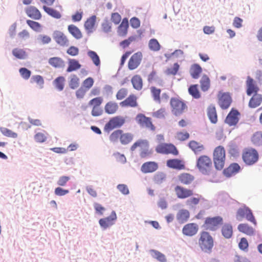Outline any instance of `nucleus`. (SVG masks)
I'll list each match as a JSON object with an SVG mask.
<instances>
[{"label": "nucleus", "mask_w": 262, "mask_h": 262, "mask_svg": "<svg viewBox=\"0 0 262 262\" xmlns=\"http://www.w3.org/2000/svg\"><path fill=\"white\" fill-rule=\"evenodd\" d=\"M198 86V84H194L191 85L188 89L189 93L195 99H199L201 97Z\"/></svg>", "instance_id": "obj_47"}, {"label": "nucleus", "mask_w": 262, "mask_h": 262, "mask_svg": "<svg viewBox=\"0 0 262 262\" xmlns=\"http://www.w3.org/2000/svg\"><path fill=\"white\" fill-rule=\"evenodd\" d=\"M79 79L78 77L74 75L72 76L69 85L72 89H75L79 86Z\"/></svg>", "instance_id": "obj_56"}, {"label": "nucleus", "mask_w": 262, "mask_h": 262, "mask_svg": "<svg viewBox=\"0 0 262 262\" xmlns=\"http://www.w3.org/2000/svg\"><path fill=\"white\" fill-rule=\"evenodd\" d=\"M150 90L154 100L160 104L161 103L160 98L161 90L152 86L150 88Z\"/></svg>", "instance_id": "obj_42"}, {"label": "nucleus", "mask_w": 262, "mask_h": 262, "mask_svg": "<svg viewBox=\"0 0 262 262\" xmlns=\"http://www.w3.org/2000/svg\"><path fill=\"white\" fill-rule=\"evenodd\" d=\"M88 56L92 60L94 64L96 66H99L100 64L99 57L97 54L93 51H89L88 52Z\"/></svg>", "instance_id": "obj_51"}, {"label": "nucleus", "mask_w": 262, "mask_h": 262, "mask_svg": "<svg viewBox=\"0 0 262 262\" xmlns=\"http://www.w3.org/2000/svg\"><path fill=\"white\" fill-rule=\"evenodd\" d=\"M225 150L222 146L216 147L213 151V160L215 168L217 170L222 169L225 165Z\"/></svg>", "instance_id": "obj_6"}, {"label": "nucleus", "mask_w": 262, "mask_h": 262, "mask_svg": "<svg viewBox=\"0 0 262 262\" xmlns=\"http://www.w3.org/2000/svg\"><path fill=\"white\" fill-rule=\"evenodd\" d=\"M201 90L204 91H207L210 88V79L209 77L206 75H203L200 80Z\"/></svg>", "instance_id": "obj_44"}, {"label": "nucleus", "mask_w": 262, "mask_h": 262, "mask_svg": "<svg viewBox=\"0 0 262 262\" xmlns=\"http://www.w3.org/2000/svg\"><path fill=\"white\" fill-rule=\"evenodd\" d=\"M27 24L32 29L36 32H39L41 30V26L38 22L31 20H27Z\"/></svg>", "instance_id": "obj_53"}, {"label": "nucleus", "mask_w": 262, "mask_h": 262, "mask_svg": "<svg viewBox=\"0 0 262 262\" xmlns=\"http://www.w3.org/2000/svg\"><path fill=\"white\" fill-rule=\"evenodd\" d=\"M158 164L154 161L145 162L141 167V170L144 173H151L156 171L158 168Z\"/></svg>", "instance_id": "obj_20"}, {"label": "nucleus", "mask_w": 262, "mask_h": 262, "mask_svg": "<svg viewBox=\"0 0 262 262\" xmlns=\"http://www.w3.org/2000/svg\"><path fill=\"white\" fill-rule=\"evenodd\" d=\"M81 65L79 61L75 59H69L68 60V67L67 69V72H71L80 69Z\"/></svg>", "instance_id": "obj_33"}, {"label": "nucleus", "mask_w": 262, "mask_h": 262, "mask_svg": "<svg viewBox=\"0 0 262 262\" xmlns=\"http://www.w3.org/2000/svg\"><path fill=\"white\" fill-rule=\"evenodd\" d=\"M135 40V37L134 36H130L127 39H125L120 42V46L123 48L125 49L128 47L130 44Z\"/></svg>", "instance_id": "obj_61"}, {"label": "nucleus", "mask_w": 262, "mask_h": 262, "mask_svg": "<svg viewBox=\"0 0 262 262\" xmlns=\"http://www.w3.org/2000/svg\"><path fill=\"white\" fill-rule=\"evenodd\" d=\"M53 38L56 43L61 47H68L69 45L68 38L60 31H54L53 33Z\"/></svg>", "instance_id": "obj_12"}, {"label": "nucleus", "mask_w": 262, "mask_h": 262, "mask_svg": "<svg viewBox=\"0 0 262 262\" xmlns=\"http://www.w3.org/2000/svg\"><path fill=\"white\" fill-rule=\"evenodd\" d=\"M189 147L195 154L200 153L204 149L203 144L193 140L189 142Z\"/></svg>", "instance_id": "obj_37"}, {"label": "nucleus", "mask_w": 262, "mask_h": 262, "mask_svg": "<svg viewBox=\"0 0 262 262\" xmlns=\"http://www.w3.org/2000/svg\"><path fill=\"white\" fill-rule=\"evenodd\" d=\"M122 132L123 131L121 129L115 130L110 136V140L113 143L117 142L119 139L120 140L121 133H122Z\"/></svg>", "instance_id": "obj_50"}, {"label": "nucleus", "mask_w": 262, "mask_h": 262, "mask_svg": "<svg viewBox=\"0 0 262 262\" xmlns=\"http://www.w3.org/2000/svg\"><path fill=\"white\" fill-rule=\"evenodd\" d=\"M70 177L68 176H61L57 181V184L60 186H65L67 182L70 180Z\"/></svg>", "instance_id": "obj_64"}, {"label": "nucleus", "mask_w": 262, "mask_h": 262, "mask_svg": "<svg viewBox=\"0 0 262 262\" xmlns=\"http://www.w3.org/2000/svg\"><path fill=\"white\" fill-rule=\"evenodd\" d=\"M170 105L172 114L176 116L181 115L188 108L186 102L182 99L177 97L171 98Z\"/></svg>", "instance_id": "obj_3"}, {"label": "nucleus", "mask_w": 262, "mask_h": 262, "mask_svg": "<svg viewBox=\"0 0 262 262\" xmlns=\"http://www.w3.org/2000/svg\"><path fill=\"white\" fill-rule=\"evenodd\" d=\"M103 99L101 97H95L89 102V105L93 107H99L103 102Z\"/></svg>", "instance_id": "obj_55"}, {"label": "nucleus", "mask_w": 262, "mask_h": 262, "mask_svg": "<svg viewBox=\"0 0 262 262\" xmlns=\"http://www.w3.org/2000/svg\"><path fill=\"white\" fill-rule=\"evenodd\" d=\"M128 28V22L126 18H124L122 20L121 24L118 27V33L119 36H125L127 33V30Z\"/></svg>", "instance_id": "obj_32"}, {"label": "nucleus", "mask_w": 262, "mask_h": 262, "mask_svg": "<svg viewBox=\"0 0 262 262\" xmlns=\"http://www.w3.org/2000/svg\"><path fill=\"white\" fill-rule=\"evenodd\" d=\"M238 230L248 235H252L254 234V229L247 224H240L238 226Z\"/></svg>", "instance_id": "obj_35"}, {"label": "nucleus", "mask_w": 262, "mask_h": 262, "mask_svg": "<svg viewBox=\"0 0 262 262\" xmlns=\"http://www.w3.org/2000/svg\"><path fill=\"white\" fill-rule=\"evenodd\" d=\"M223 218L220 216L213 217H207L204 226L209 230L214 231L223 223Z\"/></svg>", "instance_id": "obj_11"}, {"label": "nucleus", "mask_w": 262, "mask_h": 262, "mask_svg": "<svg viewBox=\"0 0 262 262\" xmlns=\"http://www.w3.org/2000/svg\"><path fill=\"white\" fill-rule=\"evenodd\" d=\"M202 199V196L199 194H196L195 196L192 197L188 199L186 201V204L189 206L196 205H198L201 200Z\"/></svg>", "instance_id": "obj_52"}, {"label": "nucleus", "mask_w": 262, "mask_h": 262, "mask_svg": "<svg viewBox=\"0 0 262 262\" xmlns=\"http://www.w3.org/2000/svg\"><path fill=\"white\" fill-rule=\"evenodd\" d=\"M252 142L255 145H260L262 144V133L257 132L253 134L252 139Z\"/></svg>", "instance_id": "obj_48"}, {"label": "nucleus", "mask_w": 262, "mask_h": 262, "mask_svg": "<svg viewBox=\"0 0 262 262\" xmlns=\"http://www.w3.org/2000/svg\"><path fill=\"white\" fill-rule=\"evenodd\" d=\"M1 133L5 136L16 138L17 137V134L11 130L5 127H2L0 129Z\"/></svg>", "instance_id": "obj_54"}, {"label": "nucleus", "mask_w": 262, "mask_h": 262, "mask_svg": "<svg viewBox=\"0 0 262 262\" xmlns=\"http://www.w3.org/2000/svg\"><path fill=\"white\" fill-rule=\"evenodd\" d=\"M96 16L93 15L87 19L84 24V29L88 34L93 32L95 29Z\"/></svg>", "instance_id": "obj_25"}, {"label": "nucleus", "mask_w": 262, "mask_h": 262, "mask_svg": "<svg viewBox=\"0 0 262 262\" xmlns=\"http://www.w3.org/2000/svg\"><path fill=\"white\" fill-rule=\"evenodd\" d=\"M154 257L161 262H165L166 260L165 255L161 252L154 250Z\"/></svg>", "instance_id": "obj_63"}, {"label": "nucleus", "mask_w": 262, "mask_h": 262, "mask_svg": "<svg viewBox=\"0 0 262 262\" xmlns=\"http://www.w3.org/2000/svg\"><path fill=\"white\" fill-rule=\"evenodd\" d=\"M12 54L16 58L21 59H25L27 56L26 53L24 50L18 48L13 49Z\"/></svg>", "instance_id": "obj_49"}, {"label": "nucleus", "mask_w": 262, "mask_h": 262, "mask_svg": "<svg viewBox=\"0 0 262 262\" xmlns=\"http://www.w3.org/2000/svg\"><path fill=\"white\" fill-rule=\"evenodd\" d=\"M135 120L141 127L147 129L152 132L156 131V127L153 124L151 118L147 117L145 115L140 113L136 116Z\"/></svg>", "instance_id": "obj_9"}, {"label": "nucleus", "mask_w": 262, "mask_h": 262, "mask_svg": "<svg viewBox=\"0 0 262 262\" xmlns=\"http://www.w3.org/2000/svg\"><path fill=\"white\" fill-rule=\"evenodd\" d=\"M242 160L246 165L252 166L259 159L258 151L253 148H246L242 152Z\"/></svg>", "instance_id": "obj_4"}, {"label": "nucleus", "mask_w": 262, "mask_h": 262, "mask_svg": "<svg viewBox=\"0 0 262 262\" xmlns=\"http://www.w3.org/2000/svg\"><path fill=\"white\" fill-rule=\"evenodd\" d=\"M198 244L203 251L210 253L214 246V240L209 232L202 231L200 234Z\"/></svg>", "instance_id": "obj_1"}, {"label": "nucleus", "mask_w": 262, "mask_h": 262, "mask_svg": "<svg viewBox=\"0 0 262 262\" xmlns=\"http://www.w3.org/2000/svg\"><path fill=\"white\" fill-rule=\"evenodd\" d=\"M42 8L48 14L55 18L59 19L61 17V15L59 11L53 8L48 7L47 5H43Z\"/></svg>", "instance_id": "obj_41"}, {"label": "nucleus", "mask_w": 262, "mask_h": 262, "mask_svg": "<svg viewBox=\"0 0 262 262\" xmlns=\"http://www.w3.org/2000/svg\"><path fill=\"white\" fill-rule=\"evenodd\" d=\"M246 86V93L248 96H251L252 94L257 93L259 91V88L256 85L255 81L250 76H248L247 78Z\"/></svg>", "instance_id": "obj_19"}, {"label": "nucleus", "mask_w": 262, "mask_h": 262, "mask_svg": "<svg viewBox=\"0 0 262 262\" xmlns=\"http://www.w3.org/2000/svg\"><path fill=\"white\" fill-rule=\"evenodd\" d=\"M178 179L182 184L189 185L194 181V177L189 173L183 172L178 176Z\"/></svg>", "instance_id": "obj_22"}, {"label": "nucleus", "mask_w": 262, "mask_h": 262, "mask_svg": "<svg viewBox=\"0 0 262 262\" xmlns=\"http://www.w3.org/2000/svg\"><path fill=\"white\" fill-rule=\"evenodd\" d=\"M180 66L178 63H175L173 64V66L172 68H168L166 70V73L168 75H175L177 74L179 69Z\"/></svg>", "instance_id": "obj_62"}, {"label": "nucleus", "mask_w": 262, "mask_h": 262, "mask_svg": "<svg viewBox=\"0 0 262 262\" xmlns=\"http://www.w3.org/2000/svg\"><path fill=\"white\" fill-rule=\"evenodd\" d=\"M174 191L177 198L180 199L191 197L193 194V190L179 185L175 187Z\"/></svg>", "instance_id": "obj_15"}, {"label": "nucleus", "mask_w": 262, "mask_h": 262, "mask_svg": "<svg viewBox=\"0 0 262 262\" xmlns=\"http://www.w3.org/2000/svg\"><path fill=\"white\" fill-rule=\"evenodd\" d=\"M239 113L236 110L232 108L226 118V123L229 126L235 125L239 121Z\"/></svg>", "instance_id": "obj_17"}, {"label": "nucleus", "mask_w": 262, "mask_h": 262, "mask_svg": "<svg viewBox=\"0 0 262 262\" xmlns=\"http://www.w3.org/2000/svg\"><path fill=\"white\" fill-rule=\"evenodd\" d=\"M125 122V119L121 116H116L111 118L108 122L105 124L104 127V130L110 133L116 128L120 127Z\"/></svg>", "instance_id": "obj_10"}, {"label": "nucleus", "mask_w": 262, "mask_h": 262, "mask_svg": "<svg viewBox=\"0 0 262 262\" xmlns=\"http://www.w3.org/2000/svg\"><path fill=\"white\" fill-rule=\"evenodd\" d=\"M236 218L238 221H241L245 218L247 220L251 222L254 225H256V221L251 210L246 205H244L238 209L236 212Z\"/></svg>", "instance_id": "obj_7"}, {"label": "nucleus", "mask_w": 262, "mask_h": 262, "mask_svg": "<svg viewBox=\"0 0 262 262\" xmlns=\"http://www.w3.org/2000/svg\"><path fill=\"white\" fill-rule=\"evenodd\" d=\"M128 94V90L126 88H121L117 92L116 97L119 100L123 99L126 97Z\"/></svg>", "instance_id": "obj_58"}, {"label": "nucleus", "mask_w": 262, "mask_h": 262, "mask_svg": "<svg viewBox=\"0 0 262 262\" xmlns=\"http://www.w3.org/2000/svg\"><path fill=\"white\" fill-rule=\"evenodd\" d=\"M166 166L170 168L177 170H182L186 169L185 162L180 159H170L166 161Z\"/></svg>", "instance_id": "obj_16"}, {"label": "nucleus", "mask_w": 262, "mask_h": 262, "mask_svg": "<svg viewBox=\"0 0 262 262\" xmlns=\"http://www.w3.org/2000/svg\"><path fill=\"white\" fill-rule=\"evenodd\" d=\"M156 151L160 154L178 156L179 154L177 148L172 143H161L155 148Z\"/></svg>", "instance_id": "obj_8"}, {"label": "nucleus", "mask_w": 262, "mask_h": 262, "mask_svg": "<svg viewBox=\"0 0 262 262\" xmlns=\"http://www.w3.org/2000/svg\"><path fill=\"white\" fill-rule=\"evenodd\" d=\"M65 81L66 79L63 76H59L53 81V83L56 89L61 91L64 89Z\"/></svg>", "instance_id": "obj_43"}, {"label": "nucleus", "mask_w": 262, "mask_h": 262, "mask_svg": "<svg viewBox=\"0 0 262 262\" xmlns=\"http://www.w3.org/2000/svg\"><path fill=\"white\" fill-rule=\"evenodd\" d=\"M118 108V105L116 102L109 101L105 105L104 110L108 114H114L117 112Z\"/></svg>", "instance_id": "obj_28"}, {"label": "nucleus", "mask_w": 262, "mask_h": 262, "mask_svg": "<svg viewBox=\"0 0 262 262\" xmlns=\"http://www.w3.org/2000/svg\"><path fill=\"white\" fill-rule=\"evenodd\" d=\"M262 102V95L257 93L254 94L250 99L249 105L250 107L255 108L259 106Z\"/></svg>", "instance_id": "obj_29"}, {"label": "nucleus", "mask_w": 262, "mask_h": 262, "mask_svg": "<svg viewBox=\"0 0 262 262\" xmlns=\"http://www.w3.org/2000/svg\"><path fill=\"white\" fill-rule=\"evenodd\" d=\"M190 216L189 212L186 209H181L179 210L177 214V219L180 223L186 222Z\"/></svg>", "instance_id": "obj_31"}, {"label": "nucleus", "mask_w": 262, "mask_h": 262, "mask_svg": "<svg viewBox=\"0 0 262 262\" xmlns=\"http://www.w3.org/2000/svg\"><path fill=\"white\" fill-rule=\"evenodd\" d=\"M198 229V226L196 224L189 223L183 227L182 232L185 235L192 236L197 233Z\"/></svg>", "instance_id": "obj_21"}, {"label": "nucleus", "mask_w": 262, "mask_h": 262, "mask_svg": "<svg viewBox=\"0 0 262 262\" xmlns=\"http://www.w3.org/2000/svg\"><path fill=\"white\" fill-rule=\"evenodd\" d=\"M222 235L226 238H230L233 234L232 226L229 224H225L222 227Z\"/></svg>", "instance_id": "obj_39"}, {"label": "nucleus", "mask_w": 262, "mask_h": 262, "mask_svg": "<svg viewBox=\"0 0 262 262\" xmlns=\"http://www.w3.org/2000/svg\"><path fill=\"white\" fill-rule=\"evenodd\" d=\"M218 103L223 110L228 108L232 102V98L229 93H221L218 94Z\"/></svg>", "instance_id": "obj_14"}, {"label": "nucleus", "mask_w": 262, "mask_h": 262, "mask_svg": "<svg viewBox=\"0 0 262 262\" xmlns=\"http://www.w3.org/2000/svg\"><path fill=\"white\" fill-rule=\"evenodd\" d=\"M196 167L202 173L209 174L212 169V162L211 158L206 155L200 156L197 160Z\"/></svg>", "instance_id": "obj_5"}, {"label": "nucleus", "mask_w": 262, "mask_h": 262, "mask_svg": "<svg viewBox=\"0 0 262 262\" xmlns=\"http://www.w3.org/2000/svg\"><path fill=\"white\" fill-rule=\"evenodd\" d=\"M32 84L35 83L39 89H42L44 85V79L43 77L39 75H33L31 77L30 81Z\"/></svg>", "instance_id": "obj_40"}, {"label": "nucleus", "mask_w": 262, "mask_h": 262, "mask_svg": "<svg viewBox=\"0 0 262 262\" xmlns=\"http://www.w3.org/2000/svg\"><path fill=\"white\" fill-rule=\"evenodd\" d=\"M26 13L27 15L36 20H39L41 17V14L39 10L34 6H30L26 8Z\"/></svg>", "instance_id": "obj_26"}, {"label": "nucleus", "mask_w": 262, "mask_h": 262, "mask_svg": "<svg viewBox=\"0 0 262 262\" xmlns=\"http://www.w3.org/2000/svg\"><path fill=\"white\" fill-rule=\"evenodd\" d=\"M176 138L181 141H185L189 138V134L186 132H179L177 133Z\"/></svg>", "instance_id": "obj_60"}, {"label": "nucleus", "mask_w": 262, "mask_h": 262, "mask_svg": "<svg viewBox=\"0 0 262 262\" xmlns=\"http://www.w3.org/2000/svg\"><path fill=\"white\" fill-rule=\"evenodd\" d=\"M131 82L135 89L139 91L142 89L143 82L140 75H136L134 76L132 78Z\"/></svg>", "instance_id": "obj_36"}, {"label": "nucleus", "mask_w": 262, "mask_h": 262, "mask_svg": "<svg viewBox=\"0 0 262 262\" xmlns=\"http://www.w3.org/2000/svg\"><path fill=\"white\" fill-rule=\"evenodd\" d=\"M148 47L150 50L157 52L160 50L161 46L156 39L152 38L149 41Z\"/></svg>", "instance_id": "obj_45"}, {"label": "nucleus", "mask_w": 262, "mask_h": 262, "mask_svg": "<svg viewBox=\"0 0 262 262\" xmlns=\"http://www.w3.org/2000/svg\"><path fill=\"white\" fill-rule=\"evenodd\" d=\"M68 30L69 33L76 39H80L83 35L81 30L75 25L71 24L68 26Z\"/></svg>", "instance_id": "obj_27"}, {"label": "nucleus", "mask_w": 262, "mask_h": 262, "mask_svg": "<svg viewBox=\"0 0 262 262\" xmlns=\"http://www.w3.org/2000/svg\"><path fill=\"white\" fill-rule=\"evenodd\" d=\"M166 114V110L165 108H161L158 111L153 112L152 116V117L159 118V119H162L164 118L165 117V115Z\"/></svg>", "instance_id": "obj_57"}, {"label": "nucleus", "mask_w": 262, "mask_h": 262, "mask_svg": "<svg viewBox=\"0 0 262 262\" xmlns=\"http://www.w3.org/2000/svg\"><path fill=\"white\" fill-rule=\"evenodd\" d=\"M116 214L114 211H113L109 216L100 219L99 223L102 228L106 229L113 225L114 223V221L116 220Z\"/></svg>", "instance_id": "obj_18"}, {"label": "nucleus", "mask_w": 262, "mask_h": 262, "mask_svg": "<svg viewBox=\"0 0 262 262\" xmlns=\"http://www.w3.org/2000/svg\"><path fill=\"white\" fill-rule=\"evenodd\" d=\"M49 63L55 68H61L64 66V61L58 57L50 58L49 59Z\"/></svg>", "instance_id": "obj_34"}, {"label": "nucleus", "mask_w": 262, "mask_h": 262, "mask_svg": "<svg viewBox=\"0 0 262 262\" xmlns=\"http://www.w3.org/2000/svg\"><path fill=\"white\" fill-rule=\"evenodd\" d=\"M19 72L21 77L25 80H28L31 76V72L26 68L19 69Z\"/></svg>", "instance_id": "obj_59"}, {"label": "nucleus", "mask_w": 262, "mask_h": 262, "mask_svg": "<svg viewBox=\"0 0 262 262\" xmlns=\"http://www.w3.org/2000/svg\"><path fill=\"white\" fill-rule=\"evenodd\" d=\"M143 55L141 52L134 53L129 58L128 62V68L130 70L137 69L141 64Z\"/></svg>", "instance_id": "obj_13"}, {"label": "nucleus", "mask_w": 262, "mask_h": 262, "mask_svg": "<svg viewBox=\"0 0 262 262\" xmlns=\"http://www.w3.org/2000/svg\"><path fill=\"white\" fill-rule=\"evenodd\" d=\"M241 169L240 166L236 163L231 164L224 170L223 173L227 177H230L238 173Z\"/></svg>", "instance_id": "obj_23"}, {"label": "nucleus", "mask_w": 262, "mask_h": 262, "mask_svg": "<svg viewBox=\"0 0 262 262\" xmlns=\"http://www.w3.org/2000/svg\"><path fill=\"white\" fill-rule=\"evenodd\" d=\"M207 116L212 123H216L217 121V116L215 106L210 105L207 108Z\"/></svg>", "instance_id": "obj_30"}, {"label": "nucleus", "mask_w": 262, "mask_h": 262, "mask_svg": "<svg viewBox=\"0 0 262 262\" xmlns=\"http://www.w3.org/2000/svg\"><path fill=\"white\" fill-rule=\"evenodd\" d=\"M137 148H139L140 156L142 158H145L150 156L152 154V151L149 148V143L146 139H139L136 141L130 147V150L135 151Z\"/></svg>", "instance_id": "obj_2"}, {"label": "nucleus", "mask_w": 262, "mask_h": 262, "mask_svg": "<svg viewBox=\"0 0 262 262\" xmlns=\"http://www.w3.org/2000/svg\"><path fill=\"white\" fill-rule=\"evenodd\" d=\"M202 72V69L198 64H194L191 66L190 69V73L194 79H198Z\"/></svg>", "instance_id": "obj_38"}, {"label": "nucleus", "mask_w": 262, "mask_h": 262, "mask_svg": "<svg viewBox=\"0 0 262 262\" xmlns=\"http://www.w3.org/2000/svg\"><path fill=\"white\" fill-rule=\"evenodd\" d=\"M134 136L131 133H121L120 142L122 144H127L133 139Z\"/></svg>", "instance_id": "obj_46"}, {"label": "nucleus", "mask_w": 262, "mask_h": 262, "mask_svg": "<svg viewBox=\"0 0 262 262\" xmlns=\"http://www.w3.org/2000/svg\"><path fill=\"white\" fill-rule=\"evenodd\" d=\"M137 100V97L134 94H131L120 104L123 107H135L138 106Z\"/></svg>", "instance_id": "obj_24"}]
</instances>
